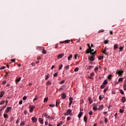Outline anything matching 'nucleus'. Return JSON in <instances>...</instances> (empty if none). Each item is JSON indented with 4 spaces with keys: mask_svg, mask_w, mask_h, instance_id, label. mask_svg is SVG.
Returning a JSON list of instances; mask_svg holds the SVG:
<instances>
[{
    "mask_svg": "<svg viewBox=\"0 0 126 126\" xmlns=\"http://www.w3.org/2000/svg\"><path fill=\"white\" fill-rule=\"evenodd\" d=\"M105 31V30H99L98 32V34L100 33H102L103 32H104Z\"/></svg>",
    "mask_w": 126,
    "mask_h": 126,
    "instance_id": "nucleus-33",
    "label": "nucleus"
},
{
    "mask_svg": "<svg viewBox=\"0 0 126 126\" xmlns=\"http://www.w3.org/2000/svg\"><path fill=\"white\" fill-rule=\"evenodd\" d=\"M102 84L104 85H106V84H108V80H105Z\"/></svg>",
    "mask_w": 126,
    "mask_h": 126,
    "instance_id": "nucleus-23",
    "label": "nucleus"
},
{
    "mask_svg": "<svg viewBox=\"0 0 126 126\" xmlns=\"http://www.w3.org/2000/svg\"><path fill=\"white\" fill-rule=\"evenodd\" d=\"M72 59V55H70L68 57V61H71V59Z\"/></svg>",
    "mask_w": 126,
    "mask_h": 126,
    "instance_id": "nucleus-22",
    "label": "nucleus"
},
{
    "mask_svg": "<svg viewBox=\"0 0 126 126\" xmlns=\"http://www.w3.org/2000/svg\"><path fill=\"white\" fill-rule=\"evenodd\" d=\"M69 100L70 102H72V100H73V98L70 97L69 98Z\"/></svg>",
    "mask_w": 126,
    "mask_h": 126,
    "instance_id": "nucleus-47",
    "label": "nucleus"
},
{
    "mask_svg": "<svg viewBox=\"0 0 126 126\" xmlns=\"http://www.w3.org/2000/svg\"><path fill=\"white\" fill-rule=\"evenodd\" d=\"M59 105H60V102H58L57 101H56V106L58 107V106H59Z\"/></svg>",
    "mask_w": 126,
    "mask_h": 126,
    "instance_id": "nucleus-50",
    "label": "nucleus"
},
{
    "mask_svg": "<svg viewBox=\"0 0 126 126\" xmlns=\"http://www.w3.org/2000/svg\"><path fill=\"white\" fill-rule=\"evenodd\" d=\"M104 55H107V50H106V47H105L104 50L103 51Z\"/></svg>",
    "mask_w": 126,
    "mask_h": 126,
    "instance_id": "nucleus-30",
    "label": "nucleus"
},
{
    "mask_svg": "<svg viewBox=\"0 0 126 126\" xmlns=\"http://www.w3.org/2000/svg\"><path fill=\"white\" fill-rule=\"evenodd\" d=\"M122 81H124V78H120L118 80V82H122Z\"/></svg>",
    "mask_w": 126,
    "mask_h": 126,
    "instance_id": "nucleus-26",
    "label": "nucleus"
},
{
    "mask_svg": "<svg viewBox=\"0 0 126 126\" xmlns=\"http://www.w3.org/2000/svg\"><path fill=\"white\" fill-rule=\"evenodd\" d=\"M88 120V119L87 118V116H86V115H85L84 117V121L85 122V123H87Z\"/></svg>",
    "mask_w": 126,
    "mask_h": 126,
    "instance_id": "nucleus-18",
    "label": "nucleus"
},
{
    "mask_svg": "<svg viewBox=\"0 0 126 126\" xmlns=\"http://www.w3.org/2000/svg\"><path fill=\"white\" fill-rule=\"evenodd\" d=\"M120 51L119 52H123V50H124V47L121 46L119 48Z\"/></svg>",
    "mask_w": 126,
    "mask_h": 126,
    "instance_id": "nucleus-28",
    "label": "nucleus"
},
{
    "mask_svg": "<svg viewBox=\"0 0 126 126\" xmlns=\"http://www.w3.org/2000/svg\"><path fill=\"white\" fill-rule=\"evenodd\" d=\"M91 55H92L91 57H93L94 59H95V54H91Z\"/></svg>",
    "mask_w": 126,
    "mask_h": 126,
    "instance_id": "nucleus-62",
    "label": "nucleus"
},
{
    "mask_svg": "<svg viewBox=\"0 0 126 126\" xmlns=\"http://www.w3.org/2000/svg\"><path fill=\"white\" fill-rule=\"evenodd\" d=\"M120 113H121V114H123V113H124V112H125V110L123 109H120Z\"/></svg>",
    "mask_w": 126,
    "mask_h": 126,
    "instance_id": "nucleus-49",
    "label": "nucleus"
},
{
    "mask_svg": "<svg viewBox=\"0 0 126 126\" xmlns=\"http://www.w3.org/2000/svg\"><path fill=\"white\" fill-rule=\"evenodd\" d=\"M105 87H106L105 85H104V84H102V85H101L100 86V89H104V88H105Z\"/></svg>",
    "mask_w": 126,
    "mask_h": 126,
    "instance_id": "nucleus-29",
    "label": "nucleus"
},
{
    "mask_svg": "<svg viewBox=\"0 0 126 126\" xmlns=\"http://www.w3.org/2000/svg\"><path fill=\"white\" fill-rule=\"evenodd\" d=\"M120 93H121L122 94H124L125 93L124 92L123 90H120Z\"/></svg>",
    "mask_w": 126,
    "mask_h": 126,
    "instance_id": "nucleus-57",
    "label": "nucleus"
},
{
    "mask_svg": "<svg viewBox=\"0 0 126 126\" xmlns=\"http://www.w3.org/2000/svg\"><path fill=\"white\" fill-rule=\"evenodd\" d=\"M88 101H89L90 104H92V103H93V100H92L91 99V97H89V98H88Z\"/></svg>",
    "mask_w": 126,
    "mask_h": 126,
    "instance_id": "nucleus-19",
    "label": "nucleus"
},
{
    "mask_svg": "<svg viewBox=\"0 0 126 126\" xmlns=\"http://www.w3.org/2000/svg\"><path fill=\"white\" fill-rule=\"evenodd\" d=\"M32 121L33 123H37L38 119L36 118L33 117L32 118Z\"/></svg>",
    "mask_w": 126,
    "mask_h": 126,
    "instance_id": "nucleus-4",
    "label": "nucleus"
},
{
    "mask_svg": "<svg viewBox=\"0 0 126 126\" xmlns=\"http://www.w3.org/2000/svg\"><path fill=\"white\" fill-rule=\"evenodd\" d=\"M71 112H72V110L68 109L66 111V113L65 114V116H69V115H70L71 114Z\"/></svg>",
    "mask_w": 126,
    "mask_h": 126,
    "instance_id": "nucleus-2",
    "label": "nucleus"
},
{
    "mask_svg": "<svg viewBox=\"0 0 126 126\" xmlns=\"http://www.w3.org/2000/svg\"><path fill=\"white\" fill-rule=\"evenodd\" d=\"M104 108V105L103 104L99 106V108L97 109V110H99V111H102Z\"/></svg>",
    "mask_w": 126,
    "mask_h": 126,
    "instance_id": "nucleus-7",
    "label": "nucleus"
},
{
    "mask_svg": "<svg viewBox=\"0 0 126 126\" xmlns=\"http://www.w3.org/2000/svg\"><path fill=\"white\" fill-rule=\"evenodd\" d=\"M82 115H83V112H80L79 113V114L78 115V117L79 119H80V117H82Z\"/></svg>",
    "mask_w": 126,
    "mask_h": 126,
    "instance_id": "nucleus-15",
    "label": "nucleus"
},
{
    "mask_svg": "<svg viewBox=\"0 0 126 126\" xmlns=\"http://www.w3.org/2000/svg\"><path fill=\"white\" fill-rule=\"evenodd\" d=\"M64 56V54L63 53L62 54H60L59 55H58V59H62V58H63V57Z\"/></svg>",
    "mask_w": 126,
    "mask_h": 126,
    "instance_id": "nucleus-5",
    "label": "nucleus"
},
{
    "mask_svg": "<svg viewBox=\"0 0 126 126\" xmlns=\"http://www.w3.org/2000/svg\"><path fill=\"white\" fill-rule=\"evenodd\" d=\"M38 120L39 123H40L41 125H43L44 124V120L42 118H39Z\"/></svg>",
    "mask_w": 126,
    "mask_h": 126,
    "instance_id": "nucleus-8",
    "label": "nucleus"
},
{
    "mask_svg": "<svg viewBox=\"0 0 126 126\" xmlns=\"http://www.w3.org/2000/svg\"><path fill=\"white\" fill-rule=\"evenodd\" d=\"M108 79H111L112 78V75H109L108 76Z\"/></svg>",
    "mask_w": 126,
    "mask_h": 126,
    "instance_id": "nucleus-54",
    "label": "nucleus"
},
{
    "mask_svg": "<svg viewBox=\"0 0 126 126\" xmlns=\"http://www.w3.org/2000/svg\"><path fill=\"white\" fill-rule=\"evenodd\" d=\"M124 73V71H121V70H119V71H117L116 72V74H118L120 76H123V74Z\"/></svg>",
    "mask_w": 126,
    "mask_h": 126,
    "instance_id": "nucleus-1",
    "label": "nucleus"
},
{
    "mask_svg": "<svg viewBox=\"0 0 126 126\" xmlns=\"http://www.w3.org/2000/svg\"><path fill=\"white\" fill-rule=\"evenodd\" d=\"M93 76H94V73L92 72L90 74V77H89V78H90V79H93Z\"/></svg>",
    "mask_w": 126,
    "mask_h": 126,
    "instance_id": "nucleus-13",
    "label": "nucleus"
},
{
    "mask_svg": "<svg viewBox=\"0 0 126 126\" xmlns=\"http://www.w3.org/2000/svg\"><path fill=\"white\" fill-rule=\"evenodd\" d=\"M66 70H67V69H69V65H67L65 67Z\"/></svg>",
    "mask_w": 126,
    "mask_h": 126,
    "instance_id": "nucleus-43",
    "label": "nucleus"
},
{
    "mask_svg": "<svg viewBox=\"0 0 126 126\" xmlns=\"http://www.w3.org/2000/svg\"><path fill=\"white\" fill-rule=\"evenodd\" d=\"M91 54H93L94 55H96V54H97V52H96V51H95L94 52H91Z\"/></svg>",
    "mask_w": 126,
    "mask_h": 126,
    "instance_id": "nucleus-63",
    "label": "nucleus"
},
{
    "mask_svg": "<svg viewBox=\"0 0 126 126\" xmlns=\"http://www.w3.org/2000/svg\"><path fill=\"white\" fill-rule=\"evenodd\" d=\"M62 99H65L66 98V95H65V93L62 94Z\"/></svg>",
    "mask_w": 126,
    "mask_h": 126,
    "instance_id": "nucleus-14",
    "label": "nucleus"
},
{
    "mask_svg": "<svg viewBox=\"0 0 126 126\" xmlns=\"http://www.w3.org/2000/svg\"><path fill=\"white\" fill-rule=\"evenodd\" d=\"M51 84H52V83L50 81H48L46 85H51Z\"/></svg>",
    "mask_w": 126,
    "mask_h": 126,
    "instance_id": "nucleus-35",
    "label": "nucleus"
},
{
    "mask_svg": "<svg viewBox=\"0 0 126 126\" xmlns=\"http://www.w3.org/2000/svg\"><path fill=\"white\" fill-rule=\"evenodd\" d=\"M49 106L51 107V108H54V107H55V104H50Z\"/></svg>",
    "mask_w": 126,
    "mask_h": 126,
    "instance_id": "nucleus-52",
    "label": "nucleus"
},
{
    "mask_svg": "<svg viewBox=\"0 0 126 126\" xmlns=\"http://www.w3.org/2000/svg\"><path fill=\"white\" fill-rule=\"evenodd\" d=\"M89 60L91 62H94V61H95V58H94L93 57L91 56L89 58Z\"/></svg>",
    "mask_w": 126,
    "mask_h": 126,
    "instance_id": "nucleus-9",
    "label": "nucleus"
},
{
    "mask_svg": "<svg viewBox=\"0 0 126 126\" xmlns=\"http://www.w3.org/2000/svg\"><path fill=\"white\" fill-rule=\"evenodd\" d=\"M48 99H49L48 97L45 98L44 99V103H46V102H48Z\"/></svg>",
    "mask_w": 126,
    "mask_h": 126,
    "instance_id": "nucleus-31",
    "label": "nucleus"
},
{
    "mask_svg": "<svg viewBox=\"0 0 126 126\" xmlns=\"http://www.w3.org/2000/svg\"><path fill=\"white\" fill-rule=\"evenodd\" d=\"M3 117L5 119H7V118H8V115H7L6 113H4Z\"/></svg>",
    "mask_w": 126,
    "mask_h": 126,
    "instance_id": "nucleus-21",
    "label": "nucleus"
},
{
    "mask_svg": "<svg viewBox=\"0 0 126 126\" xmlns=\"http://www.w3.org/2000/svg\"><path fill=\"white\" fill-rule=\"evenodd\" d=\"M63 64H61L60 66H59V70H61V69H62V68H63Z\"/></svg>",
    "mask_w": 126,
    "mask_h": 126,
    "instance_id": "nucleus-37",
    "label": "nucleus"
},
{
    "mask_svg": "<svg viewBox=\"0 0 126 126\" xmlns=\"http://www.w3.org/2000/svg\"><path fill=\"white\" fill-rule=\"evenodd\" d=\"M91 51H90V50H89L88 49L86 50L87 54H89L90 53H91Z\"/></svg>",
    "mask_w": 126,
    "mask_h": 126,
    "instance_id": "nucleus-53",
    "label": "nucleus"
},
{
    "mask_svg": "<svg viewBox=\"0 0 126 126\" xmlns=\"http://www.w3.org/2000/svg\"><path fill=\"white\" fill-rule=\"evenodd\" d=\"M65 88H66V86L63 85V86H62V88L60 89V90H63V89H65Z\"/></svg>",
    "mask_w": 126,
    "mask_h": 126,
    "instance_id": "nucleus-27",
    "label": "nucleus"
},
{
    "mask_svg": "<svg viewBox=\"0 0 126 126\" xmlns=\"http://www.w3.org/2000/svg\"><path fill=\"white\" fill-rule=\"evenodd\" d=\"M27 96H24V97H23V100L24 101H25V100H27Z\"/></svg>",
    "mask_w": 126,
    "mask_h": 126,
    "instance_id": "nucleus-46",
    "label": "nucleus"
},
{
    "mask_svg": "<svg viewBox=\"0 0 126 126\" xmlns=\"http://www.w3.org/2000/svg\"><path fill=\"white\" fill-rule=\"evenodd\" d=\"M45 80H48V79L49 78V77H50V74H47V75H45Z\"/></svg>",
    "mask_w": 126,
    "mask_h": 126,
    "instance_id": "nucleus-25",
    "label": "nucleus"
},
{
    "mask_svg": "<svg viewBox=\"0 0 126 126\" xmlns=\"http://www.w3.org/2000/svg\"><path fill=\"white\" fill-rule=\"evenodd\" d=\"M64 43H65V44H68L69 43H70V40H66L64 41Z\"/></svg>",
    "mask_w": 126,
    "mask_h": 126,
    "instance_id": "nucleus-24",
    "label": "nucleus"
},
{
    "mask_svg": "<svg viewBox=\"0 0 126 126\" xmlns=\"http://www.w3.org/2000/svg\"><path fill=\"white\" fill-rule=\"evenodd\" d=\"M103 58H104V57H103V56H99V57H98V60H103Z\"/></svg>",
    "mask_w": 126,
    "mask_h": 126,
    "instance_id": "nucleus-41",
    "label": "nucleus"
},
{
    "mask_svg": "<svg viewBox=\"0 0 126 126\" xmlns=\"http://www.w3.org/2000/svg\"><path fill=\"white\" fill-rule=\"evenodd\" d=\"M107 90H108V88L104 89L103 91V93H106L107 92Z\"/></svg>",
    "mask_w": 126,
    "mask_h": 126,
    "instance_id": "nucleus-45",
    "label": "nucleus"
},
{
    "mask_svg": "<svg viewBox=\"0 0 126 126\" xmlns=\"http://www.w3.org/2000/svg\"><path fill=\"white\" fill-rule=\"evenodd\" d=\"M11 62L12 63H15V59H12V60H11Z\"/></svg>",
    "mask_w": 126,
    "mask_h": 126,
    "instance_id": "nucleus-61",
    "label": "nucleus"
},
{
    "mask_svg": "<svg viewBox=\"0 0 126 126\" xmlns=\"http://www.w3.org/2000/svg\"><path fill=\"white\" fill-rule=\"evenodd\" d=\"M89 115H93V112H92V111H90V112H89Z\"/></svg>",
    "mask_w": 126,
    "mask_h": 126,
    "instance_id": "nucleus-60",
    "label": "nucleus"
},
{
    "mask_svg": "<svg viewBox=\"0 0 126 126\" xmlns=\"http://www.w3.org/2000/svg\"><path fill=\"white\" fill-rule=\"evenodd\" d=\"M99 99L100 101H101V100H102L103 99L102 95H99Z\"/></svg>",
    "mask_w": 126,
    "mask_h": 126,
    "instance_id": "nucleus-55",
    "label": "nucleus"
},
{
    "mask_svg": "<svg viewBox=\"0 0 126 126\" xmlns=\"http://www.w3.org/2000/svg\"><path fill=\"white\" fill-rule=\"evenodd\" d=\"M35 108V106H32L30 107V113H32Z\"/></svg>",
    "mask_w": 126,
    "mask_h": 126,
    "instance_id": "nucleus-10",
    "label": "nucleus"
},
{
    "mask_svg": "<svg viewBox=\"0 0 126 126\" xmlns=\"http://www.w3.org/2000/svg\"><path fill=\"white\" fill-rule=\"evenodd\" d=\"M94 111H96V110H98L97 108V105H94L93 107Z\"/></svg>",
    "mask_w": 126,
    "mask_h": 126,
    "instance_id": "nucleus-20",
    "label": "nucleus"
},
{
    "mask_svg": "<svg viewBox=\"0 0 126 126\" xmlns=\"http://www.w3.org/2000/svg\"><path fill=\"white\" fill-rule=\"evenodd\" d=\"M22 103H23V101L22 100H20L19 102V104L20 105H22Z\"/></svg>",
    "mask_w": 126,
    "mask_h": 126,
    "instance_id": "nucleus-59",
    "label": "nucleus"
},
{
    "mask_svg": "<svg viewBox=\"0 0 126 126\" xmlns=\"http://www.w3.org/2000/svg\"><path fill=\"white\" fill-rule=\"evenodd\" d=\"M126 97L123 96L122 98V102H123V103H125L126 102Z\"/></svg>",
    "mask_w": 126,
    "mask_h": 126,
    "instance_id": "nucleus-16",
    "label": "nucleus"
},
{
    "mask_svg": "<svg viewBox=\"0 0 126 126\" xmlns=\"http://www.w3.org/2000/svg\"><path fill=\"white\" fill-rule=\"evenodd\" d=\"M21 80V77H20L19 78H16V83L17 84L18 82H19Z\"/></svg>",
    "mask_w": 126,
    "mask_h": 126,
    "instance_id": "nucleus-6",
    "label": "nucleus"
},
{
    "mask_svg": "<svg viewBox=\"0 0 126 126\" xmlns=\"http://www.w3.org/2000/svg\"><path fill=\"white\" fill-rule=\"evenodd\" d=\"M124 90H126V83L124 84L123 86Z\"/></svg>",
    "mask_w": 126,
    "mask_h": 126,
    "instance_id": "nucleus-36",
    "label": "nucleus"
},
{
    "mask_svg": "<svg viewBox=\"0 0 126 126\" xmlns=\"http://www.w3.org/2000/svg\"><path fill=\"white\" fill-rule=\"evenodd\" d=\"M38 99V97H35L33 99V102H35V101H37V100Z\"/></svg>",
    "mask_w": 126,
    "mask_h": 126,
    "instance_id": "nucleus-58",
    "label": "nucleus"
},
{
    "mask_svg": "<svg viewBox=\"0 0 126 126\" xmlns=\"http://www.w3.org/2000/svg\"><path fill=\"white\" fill-rule=\"evenodd\" d=\"M118 113H116L115 115H114V117H115V120H117V119H118Z\"/></svg>",
    "mask_w": 126,
    "mask_h": 126,
    "instance_id": "nucleus-40",
    "label": "nucleus"
},
{
    "mask_svg": "<svg viewBox=\"0 0 126 126\" xmlns=\"http://www.w3.org/2000/svg\"><path fill=\"white\" fill-rule=\"evenodd\" d=\"M3 95H4V92H1L0 94V98H2Z\"/></svg>",
    "mask_w": 126,
    "mask_h": 126,
    "instance_id": "nucleus-17",
    "label": "nucleus"
},
{
    "mask_svg": "<svg viewBox=\"0 0 126 126\" xmlns=\"http://www.w3.org/2000/svg\"><path fill=\"white\" fill-rule=\"evenodd\" d=\"M42 54H44V55H45V54H47V51H46V50H43V51H42Z\"/></svg>",
    "mask_w": 126,
    "mask_h": 126,
    "instance_id": "nucleus-42",
    "label": "nucleus"
},
{
    "mask_svg": "<svg viewBox=\"0 0 126 126\" xmlns=\"http://www.w3.org/2000/svg\"><path fill=\"white\" fill-rule=\"evenodd\" d=\"M24 125H25V123L24 122H22L20 123V126H24Z\"/></svg>",
    "mask_w": 126,
    "mask_h": 126,
    "instance_id": "nucleus-38",
    "label": "nucleus"
},
{
    "mask_svg": "<svg viewBox=\"0 0 126 126\" xmlns=\"http://www.w3.org/2000/svg\"><path fill=\"white\" fill-rule=\"evenodd\" d=\"M98 68H98V67H95V69H94V71L95 72H97V71H98Z\"/></svg>",
    "mask_w": 126,
    "mask_h": 126,
    "instance_id": "nucleus-44",
    "label": "nucleus"
},
{
    "mask_svg": "<svg viewBox=\"0 0 126 126\" xmlns=\"http://www.w3.org/2000/svg\"><path fill=\"white\" fill-rule=\"evenodd\" d=\"M12 109V107H8L6 108L5 111V113H9V112H10V111H11V109Z\"/></svg>",
    "mask_w": 126,
    "mask_h": 126,
    "instance_id": "nucleus-3",
    "label": "nucleus"
},
{
    "mask_svg": "<svg viewBox=\"0 0 126 126\" xmlns=\"http://www.w3.org/2000/svg\"><path fill=\"white\" fill-rule=\"evenodd\" d=\"M5 103V101L4 100H2L0 102V105H3Z\"/></svg>",
    "mask_w": 126,
    "mask_h": 126,
    "instance_id": "nucleus-32",
    "label": "nucleus"
},
{
    "mask_svg": "<svg viewBox=\"0 0 126 126\" xmlns=\"http://www.w3.org/2000/svg\"><path fill=\"white\" fill-rule=\"evenodd\" d=\"M53 76L54 77H57V76H58V73H55L54 75Z\"/></svg>",
    "mask_w": 126,
    "mask_h": 126,
    "instance_id": "nucleus-51",
    "label": "nucleus"
},
{
    "mask_svg": "<svg viewBox=\"0 0 126 126\" xmlns=\"http://www.w3.org/2000/svg\"><path fill=\"white\" fill-rule=\"evenodd\" d=\"M4 76H5L6 77H7V76H8V73L7 72H6L4 75Z\"/></svg>",
    "mask_w": 126,
    "mask_h": 126,
    "instance_id": "nucleus-64",
    "label": "nucleus"
},
{
    "mask_svg": "<svg viewBox=\"0 0 126 126\" xmlns=\"http://www.w3.org/2000/svg\"><path fill=\"white\" fill-rule=\"evenodd\" d=\"M94 67L93 66L89 65L88 66V69H91V68H93Z\"/></svg>",
    "mask_w": 126,
    "mask_h": 126,
    "instance_id": "nucleus-34",
    "label": "nucleus"
},
{
    "mask_svg": "<svg viewBox=\"0 0 126 126\" xmlns=\"http://www.w3.org/2000/svg\"><path fill=\"white\" fill-rule=\"evenodd\" d=\"M78 70H79V68H78V67H76L74 69L75 72H76L77 71H78Z\"/></svg>",
    "mask_w": 126,
    "mask_h": 126,
    "instance_id": "nucleus-39",
    "label": "nucleus"
},
{
    "mask_svg": "<svg viewBox=\"0 0 126 126\" xmlns=\"http://www.w3.org/2000/svg\"><path fill=\"white\" fill-rule=\"evenodd\" d=\"M64 82H65V81L64 80H63L62 81H61L60 83V84H63V83H64Z\"/></svg>",
    "mask_w": 126,
    "mask_h": 126,
    "instance_id": "nucleus-56",
    "label": "nucleus"
},
{
    "mask_svg": "<svg viewBox=\"0 0 126 126\" xmlns=\"http://www.w3.org/2000/svg\"><path fill=\"white\" fill-rule=\"evenodd\" d=\"M119 48V45L118 44H115L114 46V50H117V49Z\"/></svg>",
    "mask_w": 126,
    "mask_h": 126,
    "instance_id": "nucleus-12",
    "label": "nucleus"
},
{
    "mask_svg": "<svg viewBox=\"0 0 126 126\" xmlns=\"http://www.w3.org/2000/svg\"><path fill=\"white\" fill-rule=\"evenodd\" d=\"M72 104V101H70L69 103V108H70Z\"/></svg>",
    "mask_w": 126,
    "mask_h": 126,
    "instance_id": "nucleus-48",
    "label": "nucleus"
},
{
    "mask_svg": "<svg viewBox=\"0 0 126 126\" xmlns=\"http://www.w3.org/2000/svg\"><path fill=\"white\" fill-rule=\"evenodd\" d=\"M43 116H44V117H46V118H47V119H51V117L48 115V114L47 113L43 114V115H42V117Z\"/></svg>",
    "mask_w": 126,
    "mask_h": 126,
    "instance_id": "nucleus-11",
    "label": "nucleus"
}]
</instances>
